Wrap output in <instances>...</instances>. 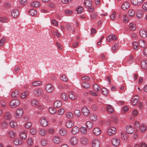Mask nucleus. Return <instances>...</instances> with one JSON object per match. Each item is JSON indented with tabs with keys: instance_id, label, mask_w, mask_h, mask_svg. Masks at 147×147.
<instances>
[{
	"instance_id": "f257e3e1",
	"label": "nucleus",
	"mask_w": 147,
	"mask_h": 147,
	"mask_svg": "<svg viewBox=\"0 0 147 147\" xmlns=\"http://www.w3.org/2000/svg\"><path fill=\"white\" fill-rule=\"evenodd\" d=\"M44 91L41 89L36 88L33 91V93L36 96H40L43 94Z\"/></svg>"
},
{
	"instance_id": "f03ea898",
	"label": "nucleus",
	"mask_w": 147,
	"mask_h": 147,
	"mask_svg": "<svg viewBox=\"0 0 147 147\" xmlns=\"http://www.w3.org/2000/svg\"><path fill=\"white\" fill-rule=\"evenodd\" d=\"M19 104V100L17 99H14L11 100L10 103V105L11 107L15 108L18 106Z\"/></svg>"
},
{
	"instance_id": "7ed1b4c3",
	"label": "nucleus",
	"mask_w": 147,
	"mask_h": 147,
	"mask_svg": "<svg viewBox=\"0 0 147 147\" xmlns=\"http://www.w3.org/2000/svg\"><path fill=\"white\" fill-rule=\"evenodd\" d=\"M40 125L43 127H46L48 125V120L45 117H42L40 120Z\"/></svg>"
},
{
	"instance_id": "20e7f679",
	"label": "nucleus",
	"mask_w": 147,
	"mask_h": 147,
	"mask_svg": "<svg viewBox=\"0 0 147 147\" xmlns=\"http://www.w3.org/2000/svg\"><path fill=\"white\" fill-rule=\"evenodd\" d=\"M91 144L92 147H99L100 143L97 139L94 138L92 140Z\"/></svg>"
},
{
	"instance_id": "39448f33",
	"label": "nucleus",
	"mask_w": 147,
	"mask_h": 147,
	"mask_svg": "<svg viewBox=\"0 0 147 147\" xmlns=\"http://www.w3.org/2000/svg\"><path fill=\"white\" fill-rule=\"evenodd\" d=\"M116 131V129L114 127H112L108 129L107 133L108 135H112L115 134Z\"/></svg>"
},
{
	"instance_id": "423d86ee",
	"label": "nucleus",
	"mask_w": 147,
	"mask_h": 147,
	"mask_svg": "<svg viewBox=\"0 0 147 147\" xmlns=\"http://www.w3.org/2000/svg\"><path fill=\"white\" fill-rule=\"evenodd\" d=\"M111 141L112 144L115 146H117L120 144V140L116 137L113 138Z\"/></svg>"
},
{
	"instance_id": "0eeeda50",
	"label": "nucleus",
	"mask_w": 147,
	"mask_h": 147,
	"mask_svg": "<svg viewBox=\"0 0 147 147\" xmlns=\"http://www.w3.org/2000/svg\"><path fill=\"white\" fill-rule=\"evenodd\" d=\"M23 109L22 108H18L15 113L17 117L20 118L23 115Z\"/></svg>"
},
{
	"instance_id": "6e6552de",
	"label": "nucleus",
	"mask_w": 147,
	"mask_h": 147,
	"mask_svg": "<svg viewBox=\"0 0 147 147\" xmlns=\"http://www.w3.org/2000/svg\"><path fill=\"white\" fill-rule=\"evenodd\" d=\"M82 111L83 115L86 116H88L90 113L89 110L86 107H83L82 109Z\"/></svg>"
},
{
	"instance_id": "1a4fd4ad",
	"label": "nucleus",
	"mask_w": 147,
	"mask_h": 147,
	"mask_svg": "<svg viewBox=\"0 0 147 147\" xmlns=\"http://www.w3.org/2000/svg\"><path fill=\"white\" fill-rule=\"evenodd\" d=\"M126 131L128 134H130L133 133L135 130L132 126L128 125L126 127Z\"/></svg>"
},
{
	"instance_id": "9d476101",
	"label": "nucleus",
	"mask_w": 147,
	"mask_h": 147,
	"mask_svg": "<svg viewBox=\"0 0 147 147\" xmlns=\"http://www.w3.org/2000/svg\"><path fill=\"white\" fill-rule=\"evenodd\" d=\"M45 89L48 92H51L54 90L53 87L50 84H48L46 85L45 86Z\"/></svg>"
},
{
	"instance_id": "9b49d317",
	"label": "nucleus",
	"mask_w": 147,
	"mask_h": 147,
	"mask_svg": "<svg viewBox=\"0 0 147 147\" xmlns=\"http://www.w3.org/2000/svg\"><path fill=\"white\" fill-rule=\"evenodd\" d=\"M144 0H130L132 4L138 6L140 5L143 2Z\"/></svg>"
},
{
	"instance_id": "f8f14e48",
	"label": "nucleus",
	"mask_w": 147,
	"mask_h": 147,
	"mask_svg": "<svg viewBox=\"0 0 147 147\" xmlns=\"http://www.w3.org/2000/svg\"><path fill=\"white\" fill-rule=\"evenodd\" d=\"M117 37L115 35H110L107 36V41L109 42L111 41L115 40L117 39Z\"/></svg>"
},
{
	"instance_id": "ddd939ff",
	"label": "nucleus",
	"mask_w": 147,
	"mask_h": 147,
	"mask_svg": "<svg viewBox=\"0 0 147 147\" xmlns=\"http://www.w3.org/2000/svg\"><path fill=\"white\" fill-rule=\"evenodd\" d=\"M19 14V12L17 9H14L13 10L11 13V16L13 18L17 17Z\"/></svg>"
},
{
	"instance_id": "4468645a",
	"label": "nucleus",
	"mask_w": 147,
	"mask_h": 147,
	"mask_svg": "<svg viewBox=\"0 0 147 147\" xmlns=\"http://www.w3.org/2000/svg\"><path fill=\"white\" fill-rule=\"evenodd\" d=\"M38 132L39 134L41 136H45L47 133L46 131L42 128H39Z\"/></svg>"
},
{
	"instance_id": "2eb2a0df",
	"label": "nucleus",
	"mask_w": 147,
	"mask_h": 147,
	"mask_svg": "<svg viewBox=\"0 0 147 147\" xmlns=\"http://www.w3.org/2000/svg\"><path fill=\"white\" fill-rule=\"evenodd\" d=\"M79 131V128L77 126L73 127L71 130V133L74 135L77 134Z\"/></svg>"
},
{
	"instance_id": "dca6fc26",
	"label": "nucleus",
	"mask_w": 147,
	"mask_h": 147,
	"mask_svg": "<svg viewBox=\"0 0 147 147\" xmlns=\"http://www.w3.org/2000/svg\"><path fill=\"white\" fill-rule=\"evenodd\" d=\"M106 110L108 113H111L114 111L113 106L110 105H108L106 108Z\"/></svg>"
},
{
	"instance_id": "f3484780",
	"label": "nucleus",
	"mask_w": 147,
	"mask_h": 147,
	"mask_svg": "<svg viewBox=\"0 0 147 147\" xmlns=\"http://www.w3.org/2000/svg\"><path fill=\"white\" fill-rule=\"evenodd\" d=\"M84 4L86 7H89L91 6L92 4L91 0H85Z\"/></svg>"
},
{
	"instance_id": "a211bd4d",
	"label": "nucleus",
	"mask_w": 147,
	"mask_h": 147,
	"mask_svg": "<svg viewBox=\"0 0 147 147\" xmlns=\"http://www.w3.org/2000/svg\"><path fill=\"white\" fill-rule=\"evenodd\" d=\"M13 143L16 145H21L23 144V142L22 140L20 142L18 139L15 138L13 140Z\"/></svg>"
},
{
	"instance_id": "6ab92c4d",
	"label": "nucleus",
	"mask_w": 147,
	"mask_h": 147,
	"mask_svg": "<svg viewBox=\"0 0 147 147\" xmlns=\"http://www.w3.org/2000/svg\"><path fill=\"white\" fill-rule=\"evenodd\" d=\"M70 142L71 144L73 145H76L78 142L77 138L75 136L72 137L70 139Z\"/></svg>"
},
{
	"instance_id": "aec40b11",
	"label": "nucleus",
	"mask_w": 147,
	"mask_h": 147,
	"mask_svg": "<svg viewBox=\"0 0 147 147\" xmlns=\"http://www.w3.org/2000/svg\"><path fill=\"white\" fill-rule=\"evenodd\" d=\"M143 15V13L142 10H137L136 13V16L137 18H141L142 17Z\"/></svg>"
},
{
	"instance_id": "412c9836",
	"label": "nucleus",
	"mask_w": 147,
	"mask_h": 147,
	"mask_svg": "<svg viewBox=\"0 0 147 147\" xmlns=\"http://www.w3.org/2000/svg\"><path fill=\"white\" fill-rule=\"evenodd\" d=\"M80 141L84 145H86L88 143V139L84 137L81 138L80 140Z\"/></svg>"
},
{
	"instance_id": "4be33fe9",
	"label": "nucleus",
	"mask_w": 147,
	"mask_h": 147,
	"mask_svg": "<svg viewBox=\"0 0 147 147\" xmlns=\"http://www.w3.org/2000/svg\"><path fill=\"white\" fill-rule=\"evenodd\" d=\"M9 125L12 128H16L17 126L16 121L14 120H11L9 123Z\"/></svg>"
},
{
	"instance_id": "5701e85b",
	"label": "nucleus",
	"mask_w": 147,
	"mask_h": 147,
	"mask_svg": "<svg viewBox=\"0 0 147 147\" xmlns=\"http://www.w3.org/2000/svg\"><path fill=\"white\" fill-rule=\"evenodd\" d=\"M101 133V130L100 128L98 127H96L93 130V134L96 136L99 135Z\"/></svg>"
},
{
	"instance_id": "b1692460",
	"label": "nucleus",
	"mask_w": 147,
	"mask_h": 147,
	"mask_svg": "<svg viewBox=\"0 0 147 147\" xmlns=\"http://www.w3.org/2000/svg\"><path fill=\"white\" fill-rule=\"evenodd\" d=\"M139 97L138 95L136 96L134 98H132L133 100L132 103L133 105H137L138 102V99Z\"/></svg>"
},
{
	"instance_id": "393cba45",
	"label": "nucleus",
	"mask_w": 147,
	"mask_h": 147,
	"mask_svg": "<svg viewBox=\"0 0 147 147\" xmlns=\"http://www.w3.org/2000/svg\"><path fill=\"white\" fill-rule=\"evenodd\" d=\"M54 143L56 144H58L61 142V139L58 136L54 137L53 139Z\"/></svg>"
},
{
	"instance_id": "a878e982",
	"label": "nucleus",
	"mask_w": 147,
	"mask_h": 147,
	"mask_svg": "<svg viewBox=\"0 0 147 147\" xmlns=\"http://www.w3.org/2000/svg\"><path fill=\"white\" fill-rule=\"evenodd\" d=\"M8 136L11 138H13L15 137L16 133L14 131H10L7 133Z\"/></svg>"
},
{
	"instance_id": "bb28decb",
	"label": "nucleus",
	"mask_w": 147,
	"mask_h": 147,
	"mask_svg": "<svg viewBox=\"0 0 147 147\" xmlns=\"http://www.w3.org/2000/svg\"><path fill=\"white\" fill-rule=\"evenodd\" d=\"M129 3L127 2H125L121 5V8L123 10H125L129 8Z\"/></svg>"
},
{
	"instance_id": "cd10ccee",
	"label": "nucleus",
	"mask_w": 147,
	"mask_h": 147,
	"mask_svg": "<svg viewBox=\"0 0 147 147\" xmlns=\"http://www.w3.org/2000/svg\"><path fill=\"white\" fill-rule=\"evenodd\" d=\"M140 36L144 38L146 37L147 36L146 32L143 29H141L140 30Z\"/></svg>"
},
{
	"instance_id": "c85d7f7f",
	"label": "nucleus",
	"mask_w": 147,
	"mask_h": 147,
	"mask_svg": "<svg viewBox=\"0 0 147 147\" xmlns=\"http://www.w3.org/2000/svg\"><path fill=\"white\" fill-rule=\"evenodd\" d=\"M26 131H25L21 132L20 134V138L22 139H25L26 138Z\"/></svg>"
},
{
	"instance_id": "c756f323",
	"label": "nucleus",
	"mask_w": 147,
	"mask_h": 147,
	"mask_svg": "<svg viewBox=\"0 0 147 147\" xmlns=\"http://www.w3.org/2000/svg\"><path fill=\"white\" fill-rule=\"evenodd\" d=\"M86 126L89 129H91L93 126V123L90 121H88L86 123Z\"/></svg>"
},
{
	"instance_id": "7c9ffc66",
	"label": "nucleus",
	"mask_w": 147,
	"mask_h": 147,
	"mask_svg": "<svg viewBox=\"0 0 147 147\" xmlns=\"http://www.w3.org/2000/svg\"><path fill=\"white\" fill-rule=\"evenodd\" d=\"M82 85V86L85 89H88L89 88L90 86V84L89 83L85 82H83Z\"/></svg>"
},
{
	"instance_id": "2f4dec72",
	"label": "nucleus",
	"mask_w": 147,
	"mask_h": 147,
	"mask_svg": "<svg viewBox=\"0 0 147 147\" xmlns=\"http://www.w3.org/2000/svg\"><path fill=\"white\" fill-rule=\"evenodd\" d=\"M69 97L72 100H75L76 98V96L75 93L72 92H70L69 93Z\"/></svg>"
},
{
	"instance_id": "473e14b6",
	"label": "nucleus",
	"mask_w": 147,
	"mask_h": 147,
	"mask_svg": "<svg viewBox=\"0 0 147 147\" xmlns=\"http://www.w3.org/2000/svg\"><path fill=\"white\" fill-rule=\"evenodd\" d=\"M20 93L17 90H15L12 93L11 96L12 97L17 98L19 96Z\"/></svg>"
},
{
	"instance_id": "72a5a7b5",
	"label": "nucleus",
	"mask_w": 147,
	"mask_h": 147,
	"mask_svg": "<svg viewBox=\"0 0 147 147\" xmlns=\"http://www.w3.org/2000/svg\"><path fill=\"white\" fill-rule=\"evenodd\" d=\"M146 60H144L141 62V66L142 68L144 69H147V64L146 63Z\"/></svg>"
},
{
	"instance_id": "f704fd0d",
	"label": "nucleus",
	"mask_w": 147,
	"mask_h": 147,
	"mask_svg": "<svg viewBox=\"0 0 147 147\" xmlns=\"http://www.w3.org/2000/svg\"><path fill=\"white\" fill-rule=\"evenodd\" d=\"M74 125L73 122L71 121H67L66 123V125L68 128H71Z\"/></svg>"
},
{
	"instance_id": "c9c22d12",
	"label": "nucleus",
	"mask_w": 147,
	"mask_h": 147,
	"mask_svg": "<svg viewBox=\"0 0 147 147\" xmlns=\"http://www.w3.org/2000/svg\"><path fill=\"white\" fill-rule=\"evenodd\" d=\"M80 132L82 134L85 135L87 132V130L86 127H82L80 129Z\"/></svg>"
},
{
	"instance_id": "e433bc0d",
	"label": "nucleus",
	"mask_w": 147,
	"mask_h": 147,
	"mask_svg": "<svg viewBox=\"0 0 147 147\" xmlns=\"http://www.w3.org/2000/svg\"><path fill=\"white\" fill-rule=\"evenodd\" d=\"M61 103L59 100H57L55 102L54 105L55 107L56 108H59L61 106Z\"/></svg>"
},
{
	"instance_id": "4c0bfd02",
	"label": "nucleus",
	"mask_w": 147,
	"mask_h": 147,
	"mask_svg": "<svg viewBox=\"0 0 147 147\" xmlns=\"http://www.w3.org/2000/svg\"><path fill=\"white\" fill-rule=\"evenodd\" d=\"M127 134L125 132H122L121 133V137L122 139L126 140L127 139Z\"/></svg>"
},
{
	"instance_id": "58836bf2",
	"label": "nucleus",
	"mask_w": 147,
	"mask_h": 147,
	"mask_svg": "<svg viewBox=\"0 0 147 147\" xmlns=\"http://www.w3.org/2000/svg\"><path fill=\"white\" fill-rule=\"evenodd\" d=\"M146 125L145 124H142L141 126L140 130L143 133L146 131Z\"/></svg>"
},
{
	"instance_id": "ea45409f",
	"label": "nucleus",
	"mask_w": 147,
	"mask_h": 147,
	"mask_svg": "<svg viewBox=\"0 0 147 147\" xmlns=\"http://www.w3.org/2000/svg\"><path fill=\"white\" fill-rule=\"evenodd\" d=\"M42 83L40 81H34L32 82V85L34 86H36L41 84Z\"/></svg>"
},
{
	"instance_id": "a19ab883",
	"label": "nucleus",
	"mask_w": 147,
	"mask_h": 147,
	"mask_svg": "<svg viewBox=\"0 0 147 147\" xmlns=\"http://www.w3.org/2000/svg\"><path fill=\"white\" fill-rule=\"evenodd\" d=\"M28 13L30 15L33 16L36 15L37 12L35 10L32 9L29 11Z\"/></svg>"
},
{
	"instance_id": "79ce46f5",
	"label": "nucleus",
	"mask_w": 147,
	"mask_h": 147,
	"mask_svg": "<svg viewBox=\"0 0 147 147\" xmlns=\"http://www.w3.org/2000/svg\"><path fill=\"white\" fill-rule=\"evenodd\" d=\"M136 29L135 24L134 23H131L129 24V29L130 30L133 31Z\"/></svg>"
},
{
	"instance_id": "37998d69",
	"label": "nucleus",
	"mask_w": 147,
	"mask_h": 147,
	"mask_svg": "<svg viewBox=\"0 0 147 147\" xmlns=\"http://www.w3.org/2000/svg\"><path fill=\"white\" fill-rule=\"evenodd\" d=\"M59 132L60 134L62 136H65L67 134V131L63 129H61Z\"/></svg>"
},
{
	"instance_id": "c03bdc74",
	"label": "nucleus",
	"mask_w": 147,
	"mask_h": 147,
	"mask_svg": "<svg viewBox=\"0 0 147 147\" xmlns=\"http://www.w3.org/2000/svg\"><path fill=\"white\" fill-rule=\"evenodd\" d=\"M138 44L139 46L147 45L146 42L143 39H140L139 41Z\"/></svg>"
},
{
	"instance_id": "a18cd8bd",
	"label": "nucleus",
	"mask_w": 147,
	"mask_h": 147,
	"mask_svg": "<svg viewBox=\"0 0 147 147\" xmlns=\"http://www.w3.org/2000/svg\"><path fill=\"white\" fill-rule=\"evenodd\" d=\"M62 99L64 101H65L67 100L68 98V95L65 93H63L61 94V96Z\"/></svg>"
},
{
	"instance_id": "49530a36",
	"label": "nucleus",
	"mask_w": 147,
	"mask_h": 147,
	"mask_svg": "<svg viewBox=\"0 0 147 147\" xmlns=\"http://www.w3.org/2000/svg\"><path fill=\"white\" fill-rule=\"evenodd\" d=\"M40 5V3L37 1H34L31 4V5L34 7H37L39 6Z\"/></svg>"
},
{
	"instance_id": "de8ad7c7",
	"label": "nucleus",
	"mask_w": 147,
	"mask_h": 147,
	"mask_svg": "<svg viewBox=\"0 0 147 147\" xmlns=\"http://www.w3.org/2000/svg\"><path fill=\"white\" fill-rule=\"evenodd\" d=\"M90 119L91 121H95L97 119V116L95 114H92L90 116Z\"/></svg>"
},
{
	"instance_id": "09e8293b",
	"label": "nucleus",
	"mask_w": 147,
	"mask_h": 147,
	"mask_svg": "<svg viewBox=\"0 0 147 147\" xmlns=\"http://www.w3.org/2000/svg\"><path fill=\"white\" fill-rule=\"evenodd\" d=\"M31 105L33 107H36L38 105V102L37 100L33 99L31 102Z\"/></svg>"
},
{
	"instance_id": "8fccbe9b",
	"label": "nucleus",
	"mask_w": 147,
	"mask_h": 147,
	"mask_svg": "<svg viewBox=\"0 0 147 147\" xmlns=\"http://www.w3.org/2000/svg\"><path fill=\"white\" fill-rule=\"evenodd\" d=\"M8 124L6 121H3L1 125V127L3 129H6L8 126Z\"/></svg>"
},
{
	"instance_id": "3c124183",
	"label": "nucleus",
	"mask_w": 147,
	"mask_h": 147,
	"mask_svg": "<svg viewBox=\"0 0 147 147\" xmlns=\"http://www.w3.org/2000/svg\"><path fill=\"white\" fill-rule=\"evenodd\" d=\"M74 113L75 116L77 117H79L81 115L80 111L78 109H75L74 111Z\"/></svg>"
},
{
	"instance_id": "603ef678",
	"label": "nucleus",
	"mask_w": 147,
	"mask_h": 147,
	"mask_svg": "<svg viewBox=\"0 0 147 147\" xmlns=\"http://www.w3.org/2000/svg\"><path fill=\"white\" fill-rule=\"evenodd\" d=\"M28 95V92L27 91H26L21 94V97L22 98H25Z\"/></svg>"
},
{
	"instance_id": "864d4df0",
	"label": "nucleus",
	"mask_w": 147,
	"mask_h": 147,
	"mask_svg": "<svg viewBox=\"0 0 147 147\" xmlns=\"http://www.w3.org/2000/svg\"><path fill=\"white\" fill-rule=\"evenodd\" d=\"M83 7L80 6H78L76 9V11L78 13H80L83 11Z\"/></svg>"
},
{
	"instance_id": "5fc2aeb1",
	"label": "nucleus",
	"mask_w": 147,
	"mask_h": 147,
	"mask_svg": "<svg viewBox=\"0 0 147 147\" xmlns=\"http://www.w3.org/2000/svg\"><path fill=\"white\" fill-rule=\"evenodd\" d=\"M97 13L96 12L92 13L90 15V18L92 19L95 20L97 18Z\"/></svg>"
},
{
	"instance_id": "6e6d98bb",
	"label": "nucleus",
	"mask_w": 147,
	"mask_h": 147,
	"mask_svg": "<svg viewBox=\"0 0 147 147\" xmlns=\"http://www.w3.org/2000/svg\"><path fill=\"white\" fill-rule=\"evenodd\" d=\"M11 116L9 113L7 112L5 114L4 116V118L6 120H9L10 119Z\"/></svg>"
},
{
	"instance_id": "4d7b16f0",
	"label": "nucleus",
	"mask_w": 147,
	"mask_h": 147,
	"mask_svg": "<svg viewBox=\"0 0 147 147\" xmlns=\"http://www.w3.org/2000/svg\"><path fill=\"white\" fill-rule=\"evenodd\" d=\"M94 89L95 91L98 92L100 90V87L97 84H94L93 85Z\"/></svg>"
},
{
	"instance_id": "13d9d810",
	"label": "nucleus",
	"mask_w": 147,
	"mask_h": 147,
	"mask_svg": "<svg viewBox=\"0 0 147 147\" xmlns=\"http://www.w3.org/2000/svg\"><path fill=\"white\" fill-rule=\"evenodd\" d=\"M64 13L65 15L70 16L73 14V11L71 10H66L64 11Z\"/></svg>"
},
{
	"instance_id": "bf43d9fd",
	"label": "nucleus",
	"mask_w": 147,
	"mask_h": 147,
	"mask_svg": "<svg viewBox=\"0 0 147 147\" xmlns=\"http://www.w3.org/2000/svg\"><path fill=\"white\" fill-rule=\"evenodd\" d=\"M128 14L130 16L133 17L135 14V12L133 9H130L128 11Z\"/></svg>"
},
{
	"instance_id": "052dcab7",
	"label": "nucleus",
	"mask_w": 147,
	"mask_h": 147,
	"mask_svg": "<svg viewBox=\"0 0 147 147\" xmlns=\"http://www.w3.org/2000/svg\"><path fill=\"white\" fill-rule=\"evenodd\" d=\"M66 117L68 119H71L73 117V114L71 112H68L66 114Z\"/></svg>"
},
{
	"instance_id": "680f3d73",
	"label": "nucleus",
	"mask_w": 147,
	"mask_h": 147,
	"mask_svg": "<svg viewBox=\"0 0 147 147\" xmlns=\"http://www.w3.org/2000/svg\"><path fill=\"white\" fill-rule=\"evenodd\" d=\"M66 27L67 30L70 31H71L72 29V32H75V29L74 28H72V26L70 25H66Z\"/></svg>"
},
{
	"instance_id": "e2e57ef3",
	"label": "nucleus",
	"mask_w": 147,
	"mask_h": 147,
	"mask_svg": "<svg viewBox=\"0 0 147 147\" xmlns=\"http://www.w3.org/2000/svg\"><path fill=\"white\" fill-rule=\"evenodd\" d=\"M41 145L43 146H45L48 143V141L46 139H42L41 141Z\"/></svg>"
},
{
	"instance_id": "0e129e2a",
	"label": "nucleus",
	"mask_w": 147,
	"mask_h": 147,
	"mask_svg": "<svg viewBox=\"0 0 147 147\" xmlns=\"http://www.w3.org/2000/svg\"><path fill=\"white\" fill-rule=\"evenodd\" d=\"M102 94L105 95H107L108 93V90L105 88H102Z\"/></svg>"
},
{
	"instance_id": "69168bd1",
	"label": "nucleus",
	"mask_w": 147,
	"mask_h": 147,
	"mask_svg": "<svg viewBox=\"0 0 147 147\" xmlns=\"http://www.w3.org/2000/svg\"><path fill=\"white\" fill-rule=\"evenodd\" d=\"M116 16V12L114 11L112 12V14L110 16V17L111 20H114Z\"/></svg>"
},
{
	"instance_id": "338daca9",
	"label": "nucleus",
	"mask_w": 147,
	"mask_h": 147,
	"mask_svg": "<svg viewBox=\"0 0 147 147\" xmlns=\"http://www.w3.org/2000/svg\"><path fill=\"white\" fill-rule=\"evenodd\" d=\"M27 145L28 146L32 145L33 143L32 139L31 138H28L27 140Z\"/></svg>"
},
{
	"instance_id": "774afa93",
	"label": "nucleus",
	"mask_w": 147,
	"mask_h": 147,
	"mask_svg": "<svg viewBox=\"0 0 147 147\" xmlns=\"http://www.w3.org/2000/svg\"><path fill=\"white\" fill-rule=\"evenodd\" d=\"M49 111L51 114H53L55 113L56 110L53 108L51 107L49 109Z\"/></svg>"
}]
</instances>
